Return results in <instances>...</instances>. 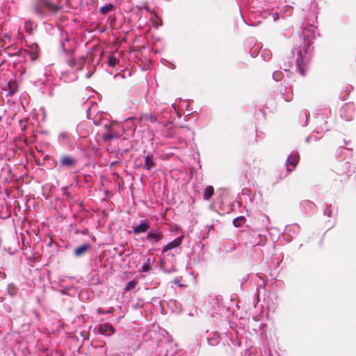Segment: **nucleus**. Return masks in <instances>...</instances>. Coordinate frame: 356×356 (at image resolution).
Masks as SVG:
<instances>
[{"mask_svg":"<svg viewBox=\"0 0 356 356\" xmlns=\"http://www.w3.org/2000/svg\"><path fill=\"white\" fill-rule=\"evenodd\" d=\"M182 242V238L178 237L173 240L172 241L168 243L166 245L164 246L163 249V252H167L172 248H177L181 245Z\"/></svg>","mask_w":356,"mask_h":356,"instance_id":"10","label":"nucleus"},{"mask_svg":"<svg viewBox=\"0 0 356 356\" xmlns=\"http://www.w3.org/2000/svg\"><path fill=\"white\" fill-rule=\"evenodd\" d=\"M136 284H137V282L136 281L131 280V281L129 282L127 284V285H126V286L124 288V290L126 291H131V290L134 289L136 287Z\"/></svg>","mask_w":356,"mask_h":356,"instance_id":"16","label":"nucleus"},{"mask_svg":"<svg viewBox=\"0 0 356 356\" xmlns=\"http://www.w3.org/2000/svg\"><path fill=\"white\" fill-rule=\"evenodd\" d=\"M25 29L27 33H31L32 31V23L31 22H27L25 24Z\"/></svg>","mask_w":356,"mask_h":356,"instance_id":"19","label":"nucleus"},{"mask_svg":"<svg viewBox=\"0 0 356 356\" xmlns=\"http://www.w3.org/2000/svg\"><path fill=\"white\" fill-rule=\"evenodd\" d=\"M118 62L119 60L115 56H109L108 63L110 66L115 67L118 63Z\"/></svg>","mask_w":356,"mask_h":356,"instance_id":"17","label":"nucleus"},{"mask_svg":"<svg viewBox=\"0 0 356 356\" xmlns=\"http://www.w3.org/2000/svg\"><path fill=\"white\" fill-rule=\"evenodd\" d=\"M144 119L147 121H150L151 122H156L157 118L155 115H153L152 114H145L143 116Z\"/></svg>","mask_w":356,"mask_h":356,"instance_id":"18","label":"nucleus"},{"mask_svg":"<svg viewBox=\"0 0 356 356\" xmlns=\"http://www.w3.org/2000/svg\"><path fill=\"white\" fill-rule=\"evenodd\" d=\"M299 159L298 154H292L289 156L286 162V171L288 172H291L296 168L299 162Z\"/></svg>","mask_w":356,"mask_h":356,"instance_id":"3","label":"nucleus"},{"mask_svg":"<svg viewBox=\"0 0 356 356\" xmlns=\"http://www.w3.org/2000/svg\"><path fill=\"white\" fill-rule=\"evenodd\" d=\"M115 163H116V162H113L111 165H115Z\"/></svg>","mask_w":356,"mask_h":356,"instance_id":"27","label":"nucleus"},{"mask_svg":"<svg viewBox=\"0 0 356 356\" xmlns=\"http://www.w3.org/2000/svg\"><path fill=\"white\" fill-rule=\"evenodd\" d=\"M90 248L91 245L90 244H83L74 249V254L76 257H81L85 254Z\"/></svg>","mask_w":356,"mask_h":356,"instance_id":"8","label":"nucleus"},{"mask_svg":"<svg viewBox=\"0 0 356 356\" xmlns=\"http://www.w3.org/2000/svg\"><path fill=\"white\" fill-rule=\"evenodd\" d=\"M123 254V252H120V256H122Z\"/></svg>","mask_w":356,"mask_h":356,"instance_id":"26","label":"nucleus"},{"mask_svg":"<svg viewBox=\"0 0 356 356\" xmlns=\"http://www.w3.org/2000/svg\"><path fill=\"white\" fill-rule=\"evenodd\" d=\"M325 213H326L328 217H330L332 211H331L330 207H328V206L327 207V208L325 210Z\"/></svg>","mask_w":356,"mask_h":356,"instance_id":"21","label":"nucleus"},{"mask_svg":"<svg viewBox=\"0 0 356 356\" xmlns=\"http://www.w3.org/2000/svg\"><path fill=\"white\" fill-rule=\"evenodd\" d=\"M113 312V308H111L109 310L106 311V310H104V312H106V314H109V313H112Z\"/></svg>","mask_w":356,"mask_h":356,"instance_id":"24","label":"nucleus"},{"mask_svg":"<svg viewBox=\"0 0 356 356\" xmlns=\"http://www.w3.org/2000/svg\"><path fill=\"white\" fill-rule=\"evenodd\" d=\"M113 9V4L110 3V4H107L104 6L101 7L100 12L102 13V14L106 15L108 13H109L111 10H112Z\"/></svg>","mask_w":356,"mask_h":356,"instance_id":"15","label":"nucleus"},{"mask_svg":"<svg viewBox=\"0 0 356 356\" xmlns=\"http://www.w3.org/2000/svg\"><path fill=\"white\" fill-rule=\"evenodd\" d=\"M167 136L168 137H172L173 136V134H167Z\"/></svg>","mask_w":356,"mask_h":356,"instance_id":"25","label":"nucleus"},{"mask_svg":"<svg viewBox=\"0 0 356 356\" xmlns=\"http://www.w3.org/2000/svg\"><path fill=\"white\" fill-rule=\"evenodd\" d=\"M155 166L153 161V155L152 153H148L145 158L144 169L147 170H152Z\"/></svg>","mask_w":356,"mask_h":356,"instance_id":"9","label":"nucleus"},{"mask_svg":"<svg viewBox=\"0 0 356 356\" xmlns=\"http://www.w3.org/2000/svg\"><path fill=\"white\" fill-rule=\"evenodd\" d=\"M214 193V188L211 186H207L204 191V199L205 200H209Z\"/></svg>","mask_w":356,"mask_h":356,"instance_id":"12","label":"nucleus"},{"mask_svg":"<svg viewBox=\"0 0 356 356\" xmlns=\"http://www.w3.org/2000/svg\"><path fill=\"white\" fill-rule=\"evenodd\" d=\"M142 270L143 272H148L150 270V267L149 265L144 264L142 266Z\"/></svg>","mask_w":356,"mask_h":356,"instance_id":"20","label":"nucleus"},{"mask_svg":"<svg viewBox=\"0 0 356 356\" xmlns=\"http://www.w3.org/2000/svg\"><path fill=\"white\" fill-rule=\"evenodd\" d=\"M296 64H297V68L298 70L299 73L302 76L305 75V58L303 57L302 54V51H300L298 52V58L296 60Z\"/></svg>","mask_w":356,"mask_h":356,"instance_id":"6","label":"nucleus"},{"mask_svg":"<svg viewBox=\"0 0 356 356\" xmlns=\"http://www.w3.org/2000/svg\"><path fill=\"white\" fill-rule=\"evenodd\" d=\"M63 8L61 0H36L33 6L34 13L40 17L55 16Z\"/></svg>","mask_w":356,"mask_h":356,"instance_id":"1","label":"nucleus"},{"mask_svg":"<svg viewBox=\"0 0 356 356\" xmlns=\"http://www.w3.org/2000/svg\"><path fill=\"white\" fill-rule=\"evenodd\" d=\"M120 137V134L115 132L113 129L108 130L107 133L102 136L104 141L107 142L108 140L118 138Z\"/></svg>","mask_w":356,"mask_h":356,"instance_id":"11","label":"nucleus"},{"mask_svg":"<svg viewBox=\"0 0 356 356\" xmlns=\"http://www.w3.org/2000/svg\"><path fill=\"white\" fill-rule=\"evenodd\" d=\"M163 238V232L159 229H151L147 234L145 240L152 244L156 243Z\"/></svg>","mask_w":356,"mask_h":356,"instance_id":"2","label":"nucleus"},{"mask_svg":"<svg viewBox=\"0 0 356 356\" xmlns=\"http://www.w3.org/2000/svg\"><path fill=\"white\" fill-rule=\"evenodd\" d=\"M60 163L62 166L72 167L76 163V161L72 156L69 155H64L60 158Z\"/></svg>","mask_w":356,"mask_h":356,"instance_id":"7","label":"nucleus"},{"mask_svg":"<svg viewBox=\"0 0 356 356\" xmlns=\"http://www.w3.org/2000/svg\"><path fill=\"white\" fill-rule=\"evenodd\" d=\"M98 332L103 335L110 336L115 332V329L113 325L106 323L98 326Z\"/></svg>","mask_w":356,"mask_h":356,"instance_id":"5","label":"nucleus"},{"mask_svg":"<svg viewBox=\"0 0 356 356\" xmlns=\"http://www.w3.org/2000/svg\"><path fill=\"white\" fill-rule=\"evenodd\" d=\"M150 224L148 220H143L139 225L133 227V232L135 234L146 232L149 229Z\"/></svg>","mask_w":356,"mask_h":356,"instance_id":"4","label":"nucleus"},{"mask_svg":"<svg viewBox=\"0 0 356 356\" xmlns=\"http://www.w3.org/2000/svg\"><path fill=\"white\" fill-rule=\"evenodd\" d=\"M31 48H32V50H25V52L26 54L29 55V58L32 60H36V58L38 57V54L35 49H37V45L34 44V47H32Z\"/></svg>","mask_w":356,"mask_h":356,"instance_id":"13","label":"nucleus"},{"mask_svg":"<svg viewBox=\"0 0 356 356\" xmlns=\"http://www.w3.org/2000/svg\"><path fill=\"white\" fill-rule=\"evenodd\" d=\"M68 64H69V65H70V67H72L75 65V61H74V60H69Z\"/></svg>","mask_w":356,"mask_h":356,"instance_id":"22","label":"nucleus"},{"mask_svg":"<svg viewBox=\"0 0 356 356\" xmlns=\"http://www.w3.org/2000/svg\"><path fill=\"white\" fill-rule=\"evenodd\" d=\"M97 312L99 314H106V312H104V311L102 308H98L97 309Z\"/></svg>","mask_w":356,"mask_h":356,"instance_id":"23","label":"nucleus"},{"mask_svg":"<svg viewBox=\"0 0 356 356\" xmlns=\"http://www.w3.org/2000/svg\"><path fill=\"white\" fill-rule=\"evenodd\" d=\"M245 222V218L243 216H240L234 218L233 220V225L236 227H241Z\"/></svg>","mask_w":356,"mask_h":356,"instance_id":"14","label":"nucleus"}]
</instances>
